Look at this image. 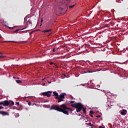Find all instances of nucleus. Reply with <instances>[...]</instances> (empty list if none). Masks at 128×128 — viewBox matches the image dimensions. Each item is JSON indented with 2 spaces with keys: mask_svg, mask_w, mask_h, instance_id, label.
I'll list each match as a JSON object with an SVG mask.
<instances>
[{
  "mask_svg": "<svg viewBox=\"0 0 128 128\" xmlns=\"http://www.w3.org/2000/svg\"><path fill=\"white\" fill-rule=\"evenodd\" d=\"M57 110L58 112H63L64 114H66L68 116L70 114L68 113V111L70 110L72 112V109L70 108H68L66 106V104H62L60 105V107L56 106V105H52L50 108V110Z\"/></svg>",
  "mask_w": 128,
  "mask_h": 128,
  "instance_id": "obj_1",
  "label": "nucleus"
},
{
  "mask_svg": "<svg viewBox=\"0 0 128 128\" xmlns=\"http://www.w3.org/2000/svg\"><path fill=\"white\" fill-rule=\"evenodd\" d=\"M70 2L68 0H63L62 2L57 4L58 10H56V12L59 13L60 14H64L66 12H64V8L68 6V4Z\"/></svg>",
  "mask_w": 128,
  "mask_h": 128,
  "instance_id": "obj_2",
  "label": "nucleus"
},
{
  "mask_svg": "<svg viewBox=\"0 0 128 128\" xmlns=\"http://www.w3.org/2000/svg\"><path fill=\"white\" fill-rule=\"evenodd\" d=\"M54 96L55 97L56 100H58V102H64V98H66L64 96H66V93H61L60 96H58V93L54 92Z\"/></svg>",
  "mask_w": 128,
  "mask_h": 128,
  "instance_id": "obj_3",
  "label": "nucleus"
},
{
  "mask_svg": "<svg viewBox=\"0 0 128 128\" xmlns=\"http://www.w3.org/2000/svg\"><path fill=\"white\" fill-rule=\"evenodd\" d=\"M72 108H75L77 112H80L84 108V105L80 102L74 103V104H71Z\"/></svg>",
  "mask_w": 128,
  "mask_h": 128,
  "instance_id": "obj_4",
  "label": "nucleus"
},
{
  "mask_svg": "<svg viewBox=\"0 0 128 128\" xmlns=\"http://www.w3.org/2000/svg\"><path fill=\"white\" fill-rule=\"evenodd\" d=\"M42 96H47V98H50V96H52V92L48 91V92H44L42 93Z\"/></svg>",
  "mask_w": 128,
  "mask_h": 128,
  "instance_id": "obj_5",
  "label": "nucleus"
},
{
  "mask_svg": "<svg viewBox=\"0 0 128 128\" xmlns=\"http://www.w3.org/2000/svg\"><path fill=\"white\" fill-rule=\"evenodd\" d=\"M4 106H10V102L8 100L3 101Z\"/></svg>",
  "mask_w": 128,
  "mask_h": 128,
  "instance_id": "obj_6",
  "label": "nucleus"
},
{
  "mask_svg": "<svg viewBox=\"0 0 128 128\" xmlns=\"http://www.w3.org/2000/svg\"><path fill=\"white\" fill-rule=\"evenodd\" d=\"M0 114H2V116H10L8 113L5 111H0Z\"/></svg>",
  "mask_w": 128,
  "mask_h": 128,
  "instance_id": "obj_7",
  "label": "nucleus"
},
{
  "mask_svg": "<svg viewBox=\"0 0 128 128\" xmlns=\"http://www.w3.org/2000/svg\"><path fill=\"white\" fill-rule=\"evenodd\" d=\"M52 29L45 30L42 32H52Z\"/></svg>",
  "mask_w": 128,
  "mask_h": 128,
  "instance_id": "obj_8",
  "label": "nucleus"
},
{
  "mask_svg": "<svg viewBox=\"0 0 128 128\" xmlns=\"http://www.w3.org/2000/svg\"><path fill=\"white\" fill-rule=\"evenodd\" d=\"M121 114L122 116H126V110H123V111L121 112Z\"/></svg>",
  "mask_w": 128,
  "mask_h": 128,
  "instance_id": "obj_9",
  "label": "nucleus"
},
{
  "mask_svg": "<svg viewBox=\"0 0 128 128\" xmlns=\"http://www.w3.org/2000/svg\"><path fill=\"white\" fill-rule=\"evenodd\" d=\"M82 110L83 112H84V114H86V108L84 107V106H83V108H82Z\"/></svg>",
  "mask_w": 128,
  "mask_h": 128,
  "instance_id": "obj_10",
  "label": "nucleus"
},
{
  "mask_svg": "<svg viewBox=\"0 0 128 128\" xmlns=\"http://www.w3.org/2000/svg\"><path fill=\"white\" fill-rule=\"evenodd\" d=\"M22 30V29H17L15 31H14V32H20Z\"/></svg>",
  "mask_w": 128,
  "mask_h": 128,
  "instance_id": "obj_11",
  "label": "nucleus"
},
{
  "mask_svg": "<svg viewBox=\"0 0 128 128\" xmlns=\"http://www.w3.org/2000/svg\"><path fill=\"white\" fill-rule=\"evenodd\" d=\"M16 82L17 84H22V80H16Z\"/></svg>",
  "mask_w": 128,
  "mask_h": 128,
  "instance_id": "obj_12",
  "label": "nucleus"
},
{
  "mask_svg": "<svg viewBox=\"0 0 128 128\" xmlns=\"http://www.w3.org/2000/svg\"><path fill=\"white\" fill-rule=\"evenodd\" d=\"M74 101L70 100L68 102V104H74Z\"/></svg>",
  "mask_w": 128,
  "mask_h": 128,
  "instance_id": "obj_13",
  "label": "nucleus"
},
{
  "mask_svg": "<svg viewBox=\"0 0 128 128\" xmlns=\"http://www.w3.org/2000/svg\"><path fill=\"white\" fill-rule=\"evenodd\" d=\"M94 111L93 110H90V114H94Z\"/></svg>",
  "mask_w": 128,
  "mask_h": 128,
  "instance_id": "obj_14",
  "label": "nucleus"
},
{
  "mask_svg": "<svg viewBox=\"0 0 128 128\" xmlns=\"http://www.w3.org/2000/svg\"><path fill=\"white\" fill-rule=\"evenodd\" d=\"M76 6V4L69 6V8H74V6Z\"/></svg>",
  "mask_w": 128,
  "mask_h": 128,
  "instance_id": "obj_15",
  "label": "nucleus"
},
{
  "mask_svg": "<svg viewBox=\"0 0 128 128\" xmlns=\"http://www.w3.org/2000/svg\"><path fill=\"white\" fill-rule=\"evenodd\" d=\"M88 126H94V124H92L91 122H89V123H88Z\"/></svg>",
  "mask_w": 128,
  "mask_h": 128,
  "instance_id": "obj_16",
  "label": "nucleus"
},
{
  "mask_svg": "<svg viewBox=\"0 0 128 128\" xmlns=\"http://www.w3.org/2000/svg\"><path fill=\"white\" fill-rule=\"evenodd\" d=\"M14 102L12 101L10 106H14Z\"/></svg>",
  "mask_w": 128,
  "mask_h": 128,
  "instance_id": "obj_17",
  "label": "nucleus"
},
{
  "mask_svg": "<svg viewBox=\"0 0 128 128\" xmlns=\"http://www.w3.org/2000/svg\"><path fill=\"white\" fill-rule=\"evenodd\" d=\"M4 56H0V58H4Z\"/></svg>",
  "mask_w": 128,
  "mask_h": 128,
  "instance_id": "obj_18",
  "label": "nucleus"
},
{
  "mask_svg": "<svg viewBox=\"0 0 128 128\" xmlns=\"http://www.w3.org/2000/svg\"><path fill=\"white\" fill-rule=\"evenodd\" d=\"M52 52H56V48H54L52 49Z\"/></svg>",
  "mask_w": 128,
  "mask_h": 128,
  "instance_id": "obj_19",
  "label": "nucleus"
},
{
  "mask_svg": "<svg viewBox=\"0 0 128 128\" xmlns=\"http://www.w3.org/2000/svg\"><path fill=\"white\" fill-rule=\"evenodd\" d=\"M49 100H46L44 101V102H48Z\"/></svg>",
  "mask_w": 128,
  "mask_h": 128,
  "instance_id": "obj_20",
  "label": "nucleus"
},
{
  "mask_svg": "<svg viewBox=\"0 0 128 128\" xmlns=\"http://www.w3.org/2000/svg\"><path fill=\"white\" fill-rule=\"evenodd\" d=\"M30 24V20H28L27 22V24Z\"/></svg>",
  "mask_w": 128,
  "mask_h": 128,
  "instance_id": "obj_21",
  "label": "nucleus"
},
{
  "mask_svg": "<svg viewBox=\"0 0 128 128\" xmlns=\"http://www.w3.org/2000/svg\"><path fill=\"white\" fill-rule=\"evenodd\" d=\"M16 104H17V106H20V102H16Z\"/></svg>",
  "mask_w": 128,
  "mask_h": 128,
  "instance_id": "obj_22",
  "label": "nucleus"
},
{
  "mask_svg": "<svg viewBox=\"0 0 128 128\" xmlns=\"http://www.w3.org/2000/svg\"><path fill=\"white\" fill-rule=\"evenodd\" d=\"M88 73H92V72H93L92 71H90V70H88V72H87Z\"/></svg>",
  "mask_w": 128,
  "mask_h": 128,
  "instance_id": "obj_23",
  "label": "nucleus"
},
{
  "mask_svg": "<svg viewBox=\"0 0 128 128\" xmlns=\"http://www.w3.org/2000/svg\"><path fill=\"white\" fill-rule=\"evenodd\" d=\"M2 104H4V102H0V106H2Z\"/></svg>",
  "mask_w": 128,
  "mask_h": 128,
  "instance_id": "obj_24",
  "label": "nucleus"
},
{
  "mask_svg": "<svg viewBox=\"0 0 128 128\" xmlns=\"http://www.w3.org/2000/svg\"><path fill=\"white\" fill-rule=\"evenodd\" d=\"M28 106H31L32 102H28Z\"/></svg>",
  "mask_w": 128,
  "mask_h": 128,
  "instance_id": "obj_25",
  "label": "nucleus"
},
{
  "mask_svg": "<svg viewBox=\"0 0 128 128\" xmlns=\"http://www.w3.org/2000/svg\"><path fill=\"white\" fill-rule=\"evenodd\" d=\"M72 100H74V97L72 96H70Z\"/></svg>",
  "mask_w": 128,
  "mask_h": 128,
  "instance_id": "obj_26",
  "label": "nucleus"
},
{
  "mask_svg": "<svg viewBox=\"0 0 128 128\" xmlns=\"http://www.w3.org/2000/svg\"><path fill=\"white\" fill-rule=\"evenodd\" d=\"M50 65L54 64V62H50Z\"/></svg>",
  "mask_w": 128,
  "mask_h": 128,
  "instance_id": "obj_27",
  "label": "nucleus"
},
{
  "mask_svg": "<svg viewBox=\"0 0 128 128\" xmlns=\"http://www.w3.org/2000/svg\"><path fill=\"white\" fill-rule=\"evenodd\" d=\"M2 108H4V107L2 106H0V110H2Z\"/></svg>",
  "mask_w": 128,
  "mask_h": 128,
  "instance_id": "obj_28",
  "label": "nucleus"
},
{
  "mask_svg": "<svg viewBox=\"0 0 128 128\" xmlns=\"http://www.w3.org/2000/svg\"><path fill=\"white\" fill-rule=\"evenodd\" d=\"M90 116H91V118H94V116L92 114H90Z\"/></svg>",
  "mask_w": 128,
  "mask_h": 128,
  "instance_id": "obj_29",
  "label": "nucleus"
},
{
  "mask_svg": "<svg viewBox=\"0 0 128 128\" xmlns=\"http://www.w3.org/2000/svg\"><path fill=\"white\" fill-rule=\"evenodd\" d=\"M96 118H100V115L97 116H96Z\"/></svg>",
  "mask_w": 128,
  "mask_h": 128,
  "instance_id": "obj_30",
  "label": "nucleus"
},
{
  "mask_svg": "<svg viewBox=\"0 0 128 128\" xmlns=\"http://www.w3.org/2000/svg\"><path fill=\"white\" fill-rule=\"evenodd\" d=\"M8 28H10V30H12V27H8Z\"/></svg>",
  "mask_w": 128,
  "mask_h": 128,
  "instance_id": "obj_31",
  "label": "nucleus"
},
{
  "mask_svg": "<svg viewBox=\"0 0 128 128\" xmlns=\"http://www.w3.org/2000/svg\"><path fill=\"white\" fill-rule=\"evenodd\" d=\"M84 74H88V72H84Z\"/></svg>",
  "mask_w": 128,
  "mask_h": 128,
  "instance_id": "obj_32",
  "label": "nucleus"
},
{
  "mask_svg": "<svg viewBox=\"0 0 128 128\" xmlns=\"http://www.w3.org/2000/svg\"><path fill=\"white\" fill-rule=\"evenodd\" d=\"M99 128H104V127H102V126H100Z\"/></svg>",
  "mask_w": 128,
  "mask_h": 128,
  "instance_id": "obj_33",
  "label": "nucleus"
},
{
  "mask_svg": "<svg viewBox=\"0 0 128 128\" xmlns=\"http://www.w3.org/2000/svg\"><path fill=\"white\" fill-rule=\"evenodd\" d=\"M44 22V20H42V18L41 20V22Z\"/></svg>",
  "mask_w": 128,
  "mask_h": 128,
  "instance_id": "obj_34",
  "label": "nucleus"
},
{
  "mask_svg": "<svg viewBox=\"0 0 128 128\" xmlns=\"http://www.w3.org/2000/svg\"><path fill=\"white\" fill-rule=\"evenodd\" d=\"M34 104H35L36 106V104H32V106H34Z\"/></svg>",
  "mask_w": 128,
  "mask_h": 128,
  "instance_id": "obj_35",
  "label": "nucleus"
},
{
  "mask_svg": "<svg viewBox=\"0 0 128 128\" xmlns=\"http://www.w3.org/2000/svg\"><path fill=\"white\" fill-rule=\"evenodd\" d=\"M0 38H2V35L0 34Z\"/></svg>",
  "mask_w": 128,
  "mask_h": 128,
  "instance_id": "obj_36",
  "label": "nucleus"
},
{
  "mask_svg": "<svg viewBox=\"0 0 128 128\" xmlns=\"http://www.w3.org/2000/svg\"><path fill=\"white\" fill-rule=\"evenodd\" d=\"M2 42H6V41Z\"/></svg>",
  "mask_w": 128,
  "mask_h": 128,
  "instance_id": "obj_37",
  "label": "nucleus"
},
{
  "mask_svg": "<svg viewBox=\"0 0 128 128\" xmlns=\"http://www.w3.org/2000/svg\"><path fill=\"white\" fill-rule=\"evenodd\" d=\"M12 42H14V41H12Z\"/></svg>",
  "mask_w": 128,
  "mask_h": 128,
  "instance_id": "obj_38",
  "label": "nucleus"
},
{
  "mask_svg": "<svg viewBox=\"0 0 128 128\" xmlns=\"http://www.w3.org/2000/svg\"><path fill=\"white\" fill-rule=\"evenodd\" d=\"M0 54H2V52H0Z\"/></svg>",
  "mask_w": 128,
  "mask_h": 128,
  "instance_id": "obj_39",
  "label": "nucleus"
},
{
  "mask_svg": "<svg viewBox=\"0 0 128 128\" xmlns=\"http://www.w3.org/2000/svg\"><path fill=\"white\" fill-rule=\"evenodd\" d=\"M50 34H52V32L49 34V36H50Z\"/></svg>",
  "mask_w": 128,
  "mask_h": 128,
  "instance_id": "obj_40",
  "label": "nucleus"
},
{
  "mask_svg": "<svg viewBox=\"0 0 128 128\" xmlns=\"http://www.w3.org/2000/svg\"><path fill=\"white\" fill-rule=\"evenodd\" d=\"M49 82V84H52V82Z\"/></svg>",
  "mask_w": 128,
  "mask_h": 128,
  "instance_id": "obj_41",
  "label": "nucleus"
},
{
  "mask_svg": "<svg viewBox=\"0 0 128 128\" xmlns=\"http://www.w3.org/2000/svg\"><path fill=\"white\" fill-rule=\"evenodd\" d=\"M42 26V24H40V26Z\"/></svg>",
  "mask_w": 128,
  "mask_h": 128,
  "instance_id": "obj_42",
  "label": "nucleus"
},
{
  "mask_svg": "<svg viewBox=\"0 0 128 128\" xmlns=\"http://www.w3.org/2000/svg\"><path fill=\"white\" fill-rule=\"evenodd\" d=\"M66 102H67V104H68V100H66Z\"/></svg>",
  "mask_w": 128,
  "mask_h": 128,
  "instance_id": "obj_43",
  "label": "nucleus"
},
{
  "mask_svg": "<svg viewBox=\"0 0 128 128\" xmlns=\"http://www.w3.org/2000/svg\"><path fill=\"white\" fill-rule=\"evenodd\" d=\"M79 116H80V114Z\"/></svg>",
  "mask_w": 128,
  "mask_h": 128,
  "instance_id": "obj_44",
  "label": "nucleus"
},
{
  "mask_svg": "<svg viewBox=\"0 0 128 128\" xmlns=\"http://www.w3.org/2000/svg\"><path fill=\"white\" fill-rule=\"evenodd\" d=\"M90 128H92V127H91Z\"/></svg>",
  "mask_w": 128,
  "mask_h": 128,
  "instance_id": "obj_45",
  "label": "nucleus"
}]
</instances>
